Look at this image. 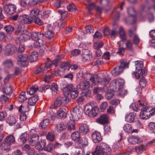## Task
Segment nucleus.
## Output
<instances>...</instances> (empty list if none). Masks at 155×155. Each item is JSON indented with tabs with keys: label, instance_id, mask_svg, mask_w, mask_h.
Segmentation results:
<instances>
[{
	"label": "nucleus",
	"instance_id": "9b49d317",
	"mask_svg": "<svg viewBox=\"0 0 155 155\" xmlns=\"http://www.w3.org/2000/svg\"><path fill=\"white\" fill-rule=\"evenodd\" d=\"M28 56L25 54H21L18 56V64L21 66L25 67L28 64L27 62Z\"/></svg>",
	"mask_w": 155,
	"mask_h": 155
},
{
	"label": "nucleus",
	"instance_id": "4c0bfd02",
	"mask_svg": "<svg viewBox=\"0 0 155 155\" xmlns=\"http://www.w3.org/2000/svg\"><path fill=\"white\" fill-rule=\"evenodd\" d=\"M3 92L6 95L8 96L9 94L12 92V89L11 86L10 85L5 87L3 88Z\"/></svg>",
	"mask_w": 155,
	"mask_h": 155
},
{
	"label": "nucleus",
	"instance_id": "c85d7f7f",
	"mask_svg": "<svg viewBox=\"0 0 155 155\" xmlns=\"http://www.w3.org/2000/svg\"><path fill=\"white\" fill-rule=\"evenodd\" d=\"M38 99V96L36 95L30 97L28 99V105L34 106Z\"/></svg>",
	"mask_w": 155,
	"mask_h": 155
},
{
	"label": "nucleus",
	"instance_id": "0eeeda50",
	"mask_svg": "<svg viewBox=\"0 0 155 155\" xmlns=\"http://www.w3.org/2000/svg\"><path fill=\"white\" fill-rule=\"evenodd\" d=\"M127 12L129 16L126 18L124 21L127 23L134 24L136 22V18L135 16V10L133 7H130L127 9Z\"/></svg>",
	"mask_w": 155,
	"mask_h": 155
},
{
	"label": "nucleus",
	"instance_id": "bf43d9fd",
	"mask_svg": "<svg viewBox=\"0 0 155 155\" xmlns=\"http://www.w3.org/2000/svg\"><path fill=\"white\" fill-rule=\"evenodd\" d=\"M28 135L26 133H24L21 135L19 138V141L24 143L27 141V137Z\"/></svg>",
	"mask_w": 155,
	"mask_h": 155
},
{
	"label": "nucleus",
	"instance_id": "79ce46f5",
	"mask_svg": "<svg viewBox=\"0 0 155 155\" xmlns=\"http://www.w3.org/2000/svg\"><path fill=\"white\" fill-rule=\"evenodd\" d=\"M60 68L63 71L68 70L70 68V64L67 62H62Z\"/></svg>",
	"mask_w": 155,
	"mask_h": 155
},
{
	"label": "nucleus",
	"instance_id": "ddd939ff",
	"mask_svg": "<svg viewBox=\"0 0 155 155\" xmlns=\"http://www.w3.org/2000/svg\"><path fill=\"white\" fill-rule=\"evenodd\" d=\"M18 37L16 40V41L18 44L22 43L23 42L29 40L30 39L29 34H25L23 33Z\"/></svg>",
	"mask_w": 155,
	"mask_h": 155
},
{
	"label": "nucleus",
	"instance_id": "49530a36",
	"mask_svg": "<svg viewBox=\"0 0 155 155\" xmlns=\"http://www.w3.org/2000/svg\"><path fill=\"white\" fill-rule=\"evenodd\" d=\"M49 123V121L48 119H46L41 122L40 124V126L41 128H45L48 126Z\"/></svg>",
	"mask_w": 155,
	"mask_h": 155
},
{
	"label": "nucleus",
	"instance_id": "a19ab883",
	"mask_svg": "<svg viewBox=\"0 0 155 155\" xmlns=\"http://www.w3.org/2000/svg\"><path fill=\"white\" fill-rule=\"evenodd\" d=\"M41 39H39L36 41H35V42L32 43L31 46L35 48H39L41 46L43 45V42Z\"/></svg>",
	"mask_w": 155,
	"mask_h": 155
},
{
	"label": "nucleus",
	"instance_id": "aec40b11",
	"mask_svg": "<svg viewBox=\"0 0 155 155\" xmlns=\"http://www.w3.org/2000/svg\"><path fill=\"white\" fill-rule=\"evenodd\" d=\"M29 35H31V38L34 41L42 38L44 35V34L41 32H34L31 34H29Z\"/></svg>",
	"mask_w": 155,
	"mask_h": 155
},
{
	"label": "nucleus",
	"instance_id": "412c9836",
	"mask_svg": "<svg viewBox=\"0 0 155 155\" xmlns=\"http://www.w3.org/2000/svg\"><path fill=\"white\" fill-rule=\"evenodd\" d=\"M64 108H60L57 111L56 117L58 118L62 119L67 117V113Z\"/></svg>",
	"mask_w": 155,
	"mask_h": 155
},
{
	"label": "nucleus",
	"instance_id": "c756f323",
	"mask_svg": "<svg viewBox=\"0 0 155 155\" xmlns=\"http://www.w3.org/2000/svg\"><path fill=\"white\" fill-rule=\"evenodd\" d=\"M79 131L83 134H86L89 131L88 127L86 124H83L80 126Z\"/></svg>",
	"mask_w": 155,
	"mask_h": 155
},
{
	"label": "nucleus",
	"instance_id": "423d86ee",
	"mask_svg": "<svg viewBox=\"0 0 155 155\" xmlns=\"http://www.w3.org/2000/svg\"><path fill=\"white\" fill-rule=\"evenodd\" d=\"M82 109L79 106H76L71 111V116L70 117L72 120H78L81 117Z\"/></svg>",
	"mask_w": 155,
	"mask_h": 155
},
{
	"label": "nucleus",
	"instance_id": "a211bd4d",
	"mask_svg": "<svg viewBox=\"0 0 155 155\" xmlns=\"http://www.w3.org/2000/svg\"><path fill=\"white\" fill-rule=\"evenodd\" d=\"M14 47L11 44L7 45L5 50V54L7 56L12 55L14 51Z\"/></svg>",
	"mask_w": 155,
	"mask_h": 155
},
{
	"label": "nucleus",
	"instance_id": "39448f33",
	"mask_svg": "<svg viewBox=\"0 0 155 155\" xmlns=\"http://www.w3.org/2000/svg\"><path fill=\"white\" fill-rule=\"evenodd\" d=\"M128 64L126 60L121 61L120 66L115 67L111 71L112 74L114 76L119 75L123 72L124 69L128 67Z\"/></svg>",
	"mask_w": 155,
	"mask_h": 155
},
{
	"label": "nucleus",
	"instance_id": "72a5a7b5",
	"mask_svg": "<svg viewBox=\"0 0 155 155\" xmlns=\"http://www.w3.org/2000/svg\"><path fill=\"white\" fill-rule=\"evenodd\" d=\"M39 10L38 8H34L31 12L30 16L32 19H35L37 17V16L39 14Z\"/></svg>",
	"mask_w": 155,
	"mask_h": 155
},
{
	"label": "nucleus",
	"instance_id": "1a4fd4ad",
	"mask_svg": "<svg viewBox=\"0 0 155 155\" xmlns=\"http://www.w3.org/2000/svg\"><path fill=\"white\" fill-rule=\"evenodd\" d=\"M124 83V81L123 79L114 80L111 82L110 86L113 87V89L119 90L123 87Z\"/></svg>",
	"mask_w": 155,
	"mask_h": 155
},
{
	"label": "nucleus",
	"instance_id": "f8f14e48",
	"mask_svg": "<svg viewBox=\"0 0 155 155\" xmlns=\"http://www.w3.org/2000/svg\"><path fill=\"white\" fill-rule=\"evenodd\" d=\"M70 87L68 91V96L70 93L71 97L72 99H75L78 96V92L77 90V88H72L73 85L72 84L67 85L64 87H67L69 88Z\"/></svg>",
	"mask_w": 155,
	"mask_h": 155
},
{
	"label": "nucleus",
	"instance_id": "e2e57ef3",
	"mask_svg": "<svg viewBox=\"0 0 155 155\" xmlns=\"http://www.w3.org/2000/svg\"><path fill=\"white\" fill-rule=\"evenodd\" d=\"M39 89L38 87H31L29 91H27L28 94L30 95L33 94L35 92Z\"/></svg>",
	"mask_w": 155,
	"mask_h": 155
},
{
	"label": "nucleus",
	"instance_id": "4d7b16f0",
	"mask_svg": "<svg viewBox=\"0 0 155 155\" xmlns=\"http://www.w3.org/2000/svg\"><path fill=\"white\" fill-rule=\"evenodd\" d=\"M45 36L48 39L52 38L54 35V33L49 29L45 34Z\"/></svg>",
	"mask_w": 155,
	"mask_h": 155
},
{
	"label": "nucleus",
	"instance_id": "cd10ccee",
	"mask_svg": "<svg viewBox=\"0 0 155 155\" xmlns=\"http://www.w3.org/2000/svg\"><path fill=\"white\" fill-rule=\"evenodd\" d=\"M2 64L5 68H10L13 66L14 63L12 60L9 59L5 60Z\"/></svg>",
	"mask_w": 155,
	"mask_h": 155
},
{
	"label": "nucleus",
	"instance_id": "5fc2aeb1",
	"mask_svg": "<svg viewBox=\"0 0 155 155\" xmlns=\"http://www.w3.org/2000/svg\"><path fill=\"white\" fill-rule=\"evenodd\" d=\"M6 32L8 33H10L14 30V27L12 25H9L5 26L4 28Z\"/></svg>",
	"mask_w": 155,
	"mask_h": 155
},
{
	"label": "nucleus",
	"instance_id": "09e8293b",
	"mask_svg": "<svg viewBox=\"0 0 155 155\" xmlns=\"http://www.w3.org/2000/svg\"><path fill=\"white\" fill-rule=\"evenodd\" d=\"M51 89L53 91L52 94L53 95H55L58 91V87L56 84L53 83L51 87Z\"/></svg>",
	"mask_w": 155,
	"mask_h": 155
},
{
	"label": "nucleus",
	"instance_id": "0e129e2a",
	"mask_svg": "<svg viewBox=\"0 0 155 155\" xmlns=\"http://www.w3.org/2000/svg\"><path fill=\"white\" fill-rule=\"evenodd\" d=\"M108 103L107 102L104 101L101 103L100 105V108L101 111H104L108 106Z\"/></svg>",
	"mask_w": 155,
	"mask_h": 155
},
{
	"label": "nucleus",
	"instance_id": "864d4df0",
	"mask_svg": "<svg viewBox=\"0 0 155 155\" xmlns=\"http://www.w3.org/2000/svg\"><path fill=\"white\" fill-rule=\"evenodd\" d=\"M53 149V145L52 143H49L43 149L45 151L51 153Z\"/></svg>",
	"mask_w": 155,
	"mask_h": 155
},
{
	"label": "nucleus",
	"instance_id": "6e6d98bb",
	"mask_svg": "<svg viewBox=\"0 0 155 155\" xmlns=\"http://www.w3.org/2000/svg\"><path fill=\"white\" fill-rule=\"evenodd\" d=\"M25 92H21L19 96L18 100L19 101L22 102L25 101L27 98L25 96Z\"/></svg>",
	"mask_w": 155,
	"mask_h": 155
},
{
	"label": "nucleus",
	"instance_id": "774afa93",
	"mask_svg": "<svg viewBox=\"0 0 155 155\" xmlns=\"http://www.w3.org/2000/svg\"><path fill=\"white\" fill-rule=\"evenodd\" d=\"M148 126L150 131L155 134V123L150 122L148 125Z\"/></svg>",
	"mask_w": 155,
	"mask_h": 155
},
{
	"label": "nucleus",
	"instance_id": "de8ad7c7",
	"mask_svg": "<svg viewBox=\"0 0 155 155\" xmlns=\"http://www.w3.org/2000/svg\"><path fill=\"white\" fill-rule=\"evenodd\" d=\"M136 28L135 26L133 27L132 28L128 30V34L130 38L135 36V35H137L136 34Z\"/></svg>",
	"mask_w": 155,
	"mask_h": 155
},
{
	"label": "nucleus",
	"instance_id": "c03bdc74",
	"mask_svg": "<svg viewBox=\"0 0 155 155\" xmlns=\"http://www.w3.org/2000/svg\"><path fill=\"white\" fill-rule=\"evenodd\" d=\"M38 58V54L36 52H33L31 54L29 58L31 62L36 61Z\"/></svg>",
	"mask_w": 155,
	"mask_h": 155
},
{
	"label": "nucleus",
	"instance_id": "473e14b6",
	"mask_svg": "<svg viewBox=\"0 0 155 155\" xmlns=\"http://www.w3.org/2000/svg\"><path fill=\"white\" fill-rule=\"evenodd\" d=\"M136 71L137 72L141 71L143 67V62L141 61H136L135 62Z\"/></svg>",
	"mask_w": 155,
	"mask_h": 155
},
{
	"label": "nucleus",
	"instance_id": "7ed1b4c3",
	"mask_svg": "<svg viewBox=\"0 0 155 155\" xmlns=\"http://www.w3.org/2000/svg\"><path fill=\"white\" fill-rule=\"evenodd\" d=\"M111 148L105 143H101L97 146L95 150L92 153V155H110Z\"/></svg>",
	"mask_w": 155,
	"mask_h": 155
},
{
	"label": "nucleus",
	"instance_id": "c9c22d12",
	"mask_svg": "<svg viewBox=\"0 0 155 155\" xmlns=\"http://www.w3.org/2000/svg\"><path fill=\"white\" fill-rule=\"evenodd\" d=\"M4 139L5 141H6L10 145L14 143L15 140V137L12 135H8Z\"/></svg>",
	"mask_w": 155,
	"mask_h": 155
},
{
	"label": "nucleus",
	"instance_id": "4be33fe9",
	"mask_svg": "<svg viewBox=\"0 0 155 155\" xmlns=\"http://www.w3.org/2000/svg\"><path fill=\"white\" fill-rule=\"evenodd\" d=\"M22 149L28 155H35V150L32 149L28 144H26L25 145L22 147Z\"/></svg>",
	"mask_w": 155,
	"mask_h": 155
},
{
	"label": "nucleus",
	"instance_id": "052dcab7",
	"mask_svg": "<svg viewBox=\"0 0 155 155\" xmlns=\"http://www.w3.org/2000/svg\"><path fill=\"white\" fill-rule=\"evenodd\" d=\"M10 145L6 141H5L4 140V142L2 143L0 146L2 149L4 150H6L9 147Z\"/></svg>",
	"mask_w": 155,
	"mask_h": 155
},
{
	"label": "nucleus",
	"instance_id": "2f4dec72",
	"mask_svg": "<svg viewBox=\"0 0 155 155\" xmlns=\"http://www.w3.org/2000/svg\"><path fill=\"white\" fill-rule=\"evenodd\" d=\"M71 138L72 140L78 141L81 138V135L78 131H75L73 132L71 135Z\"/></svg>",
	"mask_w": 155,
	"mask_h": 155
},
{
	"label": "nucleus",
	"instance_id": "393cba45",
	"mask_svg": "<svg viewBox=\"0 0 155 155\" xmlns=\"http://www.w3.org/2000/svg\"><path fill=\"white\" fill-rule=\"evenodd\" d=\"M108 120V117L106 115H103L101 116L100 118H97L96 121L97 123L101 124H105L107 123Z\"/></svg>",
	"mask_w": 155,
	"mask_h": 155
},
{
	"label": "nucleus",
	"instance_id": "3c124183",
	"mask_svg": "<svg viewBox=\"0 0 155 155\" xmlns=\"http://www.w3.org/2000/svg\"><path fill=\"white\" fill-rule=\"evenodd\" d=\"M98 110L99 109L97 107H93V109L92 110V112L90 114V117H95L97 114Z\"/></svg>",
	"mask_w": 155,
	"mask_h": 155
},
{
	"label": "nucleus",
	"instance_id": "338daca9",
	"mask_svg": "<svg viewBox=\"0 0 155 155\" xmlns=\"http://www.w3.org/2000/svg\"><path fill=\"white\" fill-rule=\"evenodd\" d=\"M8 96L6 95L5 96V95H2L0 98V102L1 104H5L6 101L8 100Z\"/></svg>",
	"mask_w": 155,
	"mask_h": 155
},
{
	"label": "nucleus",
	"instance_id": "2eb2a0df",
	"mask_svg": "<svg viewBox=\"0 0 155 155\" xmlns=\"http://www.w3.org/2000/svg\"><path fill=\"white\" fill-rule=\"evenodd\" d=\"M4 10L8 15L14 14L15 12L16 7L13 4H9L6 5L4 7Z\"/></svg>",
	"mask_w": 155,
	"mask_h": 155
},
{
	"label": "nucleus",
	"instance_id": "603ef678",
	"mask_svg": "<svg viewBox=\"0 0 155 155\" xmlns=\"http://www.w3.org/2000/svg\"><path fill=\"white\" fill-rule=\"evenodd\" d=\"M64 57V56L63 54H61L57 55L55 57L54 61H51L53 63H54L52 64H55V63H58L61 60V59H63Z\"/></svg>",
	"mask_w": 155,
	"mask_h": 155
},
{
	"label": "nucleus",
	"instance_id": "6e6552de",
	"mask_svg": "<svg viewBox=\"0 0 155 155\" xmlns=\"http://www.w3.org/2000/svg\"><path fill=\"white\" fill-rule=\"evenodd\" d=\"M54 63L49 58L47 59V61L45 64H42L40 67L35 72V74H39L44 73L46 71L47 69L51 68Z\"/></svg>",
	"mask_w": 155,
	"mask_h": 155
},
{
	"label": "nucleus",
	"instance_id": "5701e85b",
	"mask_svg": "<svg viewBox=\"0 0 155 155\" xmlns=\"http://www.w3.org/2000/svg\"><path fill=\"white\" fill-rule=\"evenodd\" d=\"M39 136L35 134L32 135L31 138L29 141V144L32 146H34L39 142Z\"/></svg>",
	"mask_w": 155,
	"mask_h": 155
},
{
	"label": "nucleus",
	"instance_id": "f03ea898",
	"mask_svg": "<svg viewBox=\"0 0 155 155\" xmlns=\"http://www.w3.org/2000/svg\"><path fill=\"white\" fill-rule=\"evenodd\" d=\"M90 79L93 84L95 85L100 83L101 85L105 86L109 83L110 78L107 74H101L99 75L95 74L91 75Z\"/></svg>",
	"mask_w": 155,
	"mask_h": 155
},
{
	"label": "nucleus",
	"instance_id": "7c9ffc66",
	"mask_svg": "<svg viewBox=\"0 0 155 155\" xmlns=\"http://www.w3.org/2000/svg\"><path fill=\"white\" fill-rule=\"evenodd\" d=\"M123 129L127 133L129 134L130 133H133L137 131V130H132L131 125L129 124H124L123 127Z\"/></svg>",
	"mask_w": 155,
	"mask_h": 155
},
{
	"label": "nucleus",
	"instance_id": "20e7f679",
	"mask_svg": "<svg viewBox=\"0 0 155 155\" xmlns=\"http://www.w3.org/2000/svg\"><path fill=\"white\" fill-rule=\"evenodd\" d=\"M138 104L139 106L143 107L141 109L140 117L142 119H148L151 116L155 114V110L154 108L149 107H146L145 105L140 102L139 100L138 101Z\"/></svg>",
	"mask_w": 155,
	"mask_h": 155
},
{
	"label": "nucleus",
	"instance_id": "ea45409f",
	"mask_svg": "<svg viewBox=\"0 0 155 155\" xmlns=\"http://www.w3.org/2000/svg\"><path fill=\"white\" fill-rule=\"evenodd\" d=\"M135 149L137 153H141L147 149L146 147L143 145H139L135 147Z\"/></svg>",
	"mask_w": 155,
	"mask_h": 155
},
{
	"label": "nucleus",
	"instance_id": "bb28decb",
	"mask_svg": "<svg viewBox=\"0 0 155 155\" xmlns=\"http://www.w3.org/2000/svg\"><path fill=\"white\" fill-rule=\"evenodd\" d=\"M135 116V113L134 112L130 113L125 116V120L128 122H133L134 120Z\"/></svg>",
	"mask_w": 155,
	"mask_h": 155
},
{
	"label": "nucleus",
	"instance_id": "f704fd0d",
	"mask_svg": "<svg viewBox=\"0 0 155 155\" xmlns=\"http://www.w3.org/2000/svg\"><path fill=\"white\" fill-rule=\"evenodd\" d=\"M92 109L93 107L92 106L91 104H87L84 109L86 114L90 117V114L92 112Z\"/></svg>",
	"mask_w": 155,
	"mask_h": 155
},
{
	"label": "nucleus",
	"instance_id": "680f3d73",
	"mask_svg": "<svg viewBox=\"0 0 155 155\" xmlns=\"http://www.w3.org/2000/svg\"><path fill=\"white\" fill-rule=\"evenodd\" d=\"M86 30V32H84L85 33H93L94 32V28L91 25H88L86 26L85 28Z\"/></svg>",
	"mask_w": 155,
	"mask_h": 155
},
{
	"label": "nucleus",
	"instance_id": "13d9d810",
	"mask_svg": "<svg viewBox=\"0 0 155 155\" xmlns=\"http://www.w3.org/2000/svg\"><path fill=\"white\" fill-rule=\"evenodd\" d=\"M133 44L131 41L130 40H128L126 43V48L128 50L131 51L133 49Z\"/></svg>",
	"mask_w": 155,
	"mask_h": 155
},
{
	"label": "nucleus",
	"instance_id": "dca6fc26",
	"mask_svg": "<svg viewBox=\"0 0 155 155\" xmlns=\"http://www.w3.org/2000/svg\"><path fill=\"white\" fill-rule=\"evenodd\" d=\"M18 21L21 22L20 24H29L31 23L32 21V19L29 18V17L27 15H21L19 16L18 18Z\"/></svg>",
	"mask_w": 155,
	"mask_h": 155
},
{
	"label": "nucleus",
	"instance_id": "f3484780",
	"mask_svg": "<svg viewBox=\"0 0 155 155\" xmlns=\"http://www.w3.org/2000/svg\"><path fill=\"white\" fill-rule=\"evenodd\" d=\"M91 137L92 140L95 143H98L102 140L100 133L97 131H95L92 133Z\"/></svg>",
	"mask_w": 155,
	"mask_h": 155
},
{
	"label": "nucleus",
	"instance_id": "6ab92c4d",
	"mask_svg": "<svg viewBox=\"0 0 155 155\" xmlns=\"http://www.w3.org/2000/svg\"><path fill=\"white\" fill-rule=\"evenodd\" d=\"M26 31L25 28L24 24H19L16 28L15 33L18 35H19L23 33H25Z\"/></svg>",
	"mask_w": 155,
	"mask_h": 155
},
{
	"label": "nucleus",
	"instance_id": "a878e982",
	"mask_svg": "<svg viewBox=\"0 0 155 155\" xmlns=\"http://www.w3.org/2000/svg\"><path fill=\"white\" fill-rule=\"evenodd\" d=\"M89 86V83L87 81H84L77 85V88L81 90H86Z\"/></svg>",
	"mask_w": 155,
	"mask_h": 155
},
{
	"label": "nucleus",
	"instance_id": "8fccbe9b",
	"mask_svg": "<svg viewBox=\"0 0 155 155\" xmlns=\"http://www.w3.org/2000/svg\"><path fill=\"white\" fill-rule=\"evenodd\" d=\"M56 128L58 132H61L66 129V127L63 123H60L56 126Z\"/></svg>",
	"mask_w": 155,
	"mask_h": 155
},
{
	"label": "nucleus",
	"instance_id": "4468645a",
	"mask_svg": "<svg viewBox=\"0 0 155 155\" xmlns=\"http://www.w3.org/2000/svg\"><path fill=\"white\" fill-rule=\"evenodd\" d=\"M77 142V147L78 148H83L88 144V139L85 137L80 138Z\"/></svg>",
	"mask_w": 155,
	"mask_h": 155
},
{
	"label": "nucleus",
	"instance_id": "58836bf2",
	"mask_svg": "<svg viewBox=\"0 0 155 155\" xmlns=\"http://www.w3.org/2000/svg\"><path fill=\"white\" fill-rule=\"evenodd\" d=\"M6 121L10 125H13L16 122L15 118L13 116H9L6 119Z\"/></svg>",
	"mask_w": 155,
	"mask_h": 155
},
{
	"label": "nucleus",
	"instance_id": "f257e3e1",
	"mask_svg": "<svg viewBox=\"0 0 155 155\" xmlns=\"http://www.w3.org/2000/svg\"><path fill=\"white\" fill-rule=\"evenodd\" d=\"M64 87L63 90L64 96L58 97L54 101V104L52 105L50 107L51 109H53L60 106H63L69 101L68 98V91L70 87Z\"/></svg>",
	"mask_w": 155,
	"mask_h": 155
},
{
	"label": "nucleus",
	"instance_id": "b1692460",
	"mask_svg": "<svg viewBox=\"0 0 155 155\" xmlns=\"http://www.w3.org/2000/svg\"><path fill=\"white\" fill-rule=\"evenodd\" d=\"M141 139L136 136H132L129 137L128 138V141L129 143L133 144H136L140 143Z\"/></svg>",
	"mask_w": 155,
	"mask_h": 155
},
{
	"label": "nucleus",
	"instance_id": "a18cd8bd",
	"mask_svg": "<svg viewBox=\"0 0 155 155\" xmlns=\"http://www.w3.org/2000/svg\"><path fill=\"white\" fill-rule=\"evenodd\" d=\"M55 137V134L53 132H49L46 136L47 139L51 142L53 141L54 140Z\"/></svg>",
	"mask_w": 155,
	"mask_h": 155
},
{
	"label": "nucleus",
	"instance_id": "e433bc0d",
	"mask_svg": "<svg viewBox=\"0 0 155 155\" xmlns=\"http://www.w3.org/2000/svg\"><path fill=\"white\" fill-rule=\"evenodd\" d=\"M119 34L120 38L122 41H124L127 40V38L123 28L122 27L119 28Z\"/></svg>",
	"mask_w": 155,
	"mask_h": 155
},
{
	"label": "nucleus",
	"instance_id": "37998d69",
	"mask_svg": "<svg viewBox=\"0 0 155 155\" xmlns=\"http://www.w3.org/2000/svg\"><path fill=\"white\" fill-rule=\"evenodd\" d=\"M71 120L69 122V124L68 126V131H71L72 130H74L75 129V123L74 122V120H72L70 117Z\"/></svg>",
	"mask_w": 155,
	"mask_h": 155
},
{
	"label": "nucleus",
	"instance_id": "69168bd1",
	"mask_svg": "<svg viewBox=\"0 0 155 155\" xmlns=\"http://www.w3.org/2000/svg\"><path fill=\"white\" fill-rule=\"evenodd\" d=\"M94 47L95 49L101 48L104 45V43L101 41L96 42L94 43Z\"/></svg>",
	"mask_w": 155,
	"mask_h": 155
},
{
	"label": "nucleus",
	"instance_id": "9d476101",
	"mask_svg": "<svg viewBox=\"0 0 155 155\" xmlns=\"http://www.w3.org/2000/svg\"><path fill=\"white\" fill-rule=\"evenodd\" d=\"M82 61L84 62H87L92 59L91 53L87 49H83L81 54Z\"/></svg>",
	"mask_w": 155,
	"mask_h": 155
}]
</instances>
